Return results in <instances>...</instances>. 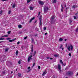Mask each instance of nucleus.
<instances>
[{
	"mask_svg": "<svg viewBox=\"0 0 78 78\" xmlns=\"http://www.w3.org/2000/svg\"><path fill=\"white\" fill-rule=\"evenodd\" d=\"M46 73H47V72L46 71H44L42 74V76H44L45 75H46Z\"/></svg>",
	"mask_w": 78,
	"mask_h": 78,
	"instance_id": "obj_8",
	"label": "nucleus"
},
{
	"mask_svg": "<svg viewBox=\"0 0 78 78\" xmlns=\"http://www.w3.org/2000/svg\"><path fill=\"white\" fill-rule=\"evenodd\" d=\"M76 7V5H73V8H75Z\"/></svg>",
	"mask_w": 78,
	"mask_h": 78,
	"instance_id": "obj_24",
	"label": "nucleus"
},
{
	"mask_svg": "<svg viewBox=\"0 0 78 78\" xmlns=\"http://www.w3.org/2000/svg\"><path fill=\"white\" fill-rule=\"evenodd\" d=\"M30 69V67L29 66L28 68V70H29V69Z\"/></svg>",
	"mask_w": 78,
	"mask_h": 78,
	"instance_id": "obj_53",
	"label": "nucleus"
},
{
	"mask_svg": "<svg viewBox=\"0 0 78 78\" xmlns=\"http://www.w3.org/2000/svg\"><path fill=\"white\" fill-rule=\"evenodd\" d=\"M19 53V51H16V55H17V54Z\"/></svg>",
	"mask_w": 78,
	"mask_h": 78,
	"instance_id": "obj_21",
	"label": "nucleus"
},
{
	"mask_svg": "<svg viewBox=\"0 0 78 78\" xmlns=\"http://www.w3.org/2000/svg\"><path fill=\"white\" fill-rule=\"evenodd\" d=\"M44 30H46V27H44Z\"/></svg>",
	"mask_w": 78,
	"mask_h": 78,
	"instance_id": "obj_47",
	"label": "nucleus"
},
{
	"mask_svg": "<svg viewBox=\"0 0 78 78\" xmlns=\"http://www.w3.org/2000/svg\"><path fill=\"white\" fill-rule=\"evenodd\" d=\"M39 4H40V5H44V2H42L41 1H39Z\"/></svg>",
	"mask_w": 78,
	"mask_h": 78,
	"instance_id": "obj_11",
	"label": "nucleus"
},
{
	"mask_svg": "<svg viewBox=\"0 0 78 78\" xmlns=\"http://www.w3.org/2000/svg\"><path fill=\"white\" fill-rule=\"evenodd\" d=\"M69 56H71V54L70 53H69Z\"/></svg>",
	"mask_w": 78,
	"mask_h": 78,
	"instance_id": "obj_45",
	"label": "nucleus"
},
{
	"mask_svg": "<svg viewBox=\"0 0 78 78\" xmlns=\"http://www.w3.org/2000/svg\"><path fill=\"white\" fill-rule=\"evenodd\" d=\"M41 16H40V17L39 18L40 22L39 24V27L40 28H41V27H42V20L41 19Z\"/></svg>",
	"mask_w": 78,
	"mask_h": 78,
	"instance_id": "obj_3",
	"label": "nucleus"
},
{
	"mask_svg": "<svg viewBox=\"0 0 78 78\" xmlns=\"http://www.w3.org/2000/svg\"><path fill=\"white\" fill-rule=\"evenodd\" d=\"M34 36L35 37H37V34H34Z\"/></svg>",
	"mask_w": 78,
	"mask_h": 78,
	"instance_id": "obj_26",
	"label": "nucleus"
},
{
	"mask_svg": "<svg viewBox=\"0 0 78 78\" xmlns=\"http://www.w3.org/2000/svg\"><path fill=\"white\" fill-rule=\"evenodd\" d=\"M16 38H14L13 39H12V41H14L15 40H16Z\"/></svg>",
	"mask_w": 78,
	"mask_h": 78,
	"instance_id": "obj_35",
	"label": "nucleus"
},
{
	"mask_svg": "<svg viewBox=\"0 0 78 78\" xmlns=\"http://www.w3.org/2000/svg\"><path fill=\"white\" fill-rule=\"evenodd\" d=\"M40 14H41V12H40L38 13V16H39V15H40Z\"/></svg>",
	"mask_w": 78,
	"mask_h": 78,
	"instance_id": "obj_50",
	"label": "nucleus"
},
{
	"mask_svg": "<svg viewBox=\"0 0 78 78\" xmlns=\"http://www.w3.org/2000/svg\"><path fill=\"white\" fill-rule=\"evenodd\" d=\"M4 39H5V38H0V40H4Z\"/></svg>",
	"mask_w": 78,
	"mask_h": 78,
	"instance_id": "obj_36",
	"label": "nucleus"
},
{
	"mask_svg": "<svg viewBox=\"0 0 78 78\" xmlns=\"http://www.w3.org/2000/svg\"><path fill=\"white\" fill-rule=\"evenodd\" d=\"M18 63L19 64H20L21 63V62H20V60L18 61Z\"/></svg>",
	"mask_w": 78,
	"mask_h": 78,
	"instance_id": "obj_27",
	"label": "nucleus"
},
{
	"mask_svg": "<svg viewBox=\"0 0 78 78\" xmlns=\"http://www.w3.org/2000/svg\"><path fill=\"white\" fill-rule=\"evenodd\" d=\"M2 2H5V1H8V0H1Z\"/></svg>",
	"mask_w": 78,
	"mask_h": 78,
	"instance_id": "obj_38",
	"label": "nucleus"
},
{
	"mask_svg": "<svg viewBox=\"0 0 78 78\" xmlns=\"http://www.w3.org/2000/svg\"><path fill=\"white\" fill-rule=\"evenodd\" d=\"M61 7H62H62H63V6H62V5H61Z\"/></svg>",
	"mask_w": 78,
	"mask_h": 78,
	"instance_id": "obj_62",
	"label": "nucleus"
},
{
	"mask_svg": "<svg viewBox=\"0 0 78 78\" xmlns=\"http://www.w3.org/2000/svg\"><path fill=\"white\" fill-rule=\"evenodd\" d=\"M64 9V7H62V8L61 9V11H62V12L63 11V9Z\"/></svg>",
	"mask_w": 78,
	"mask_h": 78,
	"instance_id": "obj_28",
	"label": "nucleus"
},
{
	"mask_svg": "<svg viewBox=\"0 0 78 78\" xmlns=\"http://www.w3.org/2000/svg\"><path fill=\"white\" fill-rule=\"evenodd\" d=\"M11 39V38H8L6 39V40H10Z\"/></svg>",
	"mask_w": 78,
	"mask_h": 78,
	"instance_id": "obj_34",
	"label": "nucleus"
},
{
	"mask_svg": "<svg viewBox=\"0 0 78 78\" xmlns=\"http://www.w3.org/2000/svg\"><path fill=\"white\" fill-rule=\"evenodd\" d=\"M38 67L39 69H41V66H38Z\"/></svg>",
	"mask_w": 78,
	"mask_h": 78,
	"instance_id": "obj_42",
	"label": "nucleus"
},
{
	"mask_svg": "<svg viewBox=\"0 0 78 78\" xmlns=\"http://www.w3.org/2000/svg\"><path fill=\"white\" fill-rule=\"evenodd\" d=\"M54 56L55 57H58V56H59V55H54Z\"/></svg>",
	"mask_w": 78,
	"mask_h": 78,
	"instance_id": "obj_20",
	"label": "nucleus"
},
{
	"mask_svg": "<svg viewBox=\"0 0 78 78\" xmlns=\"http://www.w3.org/2000/svg\"><path fill=\"white\" fill-rule=\"evenodd\" d=\"M11 73H13V71H12L11 72Z\"/></svg>",
	"mask_w": 78,
	"mask_h": 78,
	"instance_id": "obj_58",
	"label": "nucleus"
},
{
	"mask_svg": "<svg viewBox=\"0 0 78 78\" xmlns=\"http://www.w3.org/2000/svg\"><path fill=\"white\" fill-rule=\"evenodd\" d=\"M35 66V63L34 62L33 67H34Z\"/></svg>",
	"mask_w": 78,
	"mask_h": 78,
	"instance_id": "obj_44",
	"label": "nucleus"
},
{
	"mask_svg": "<svg viewBox=\"0 0 78 78\" xmlns=\"http://www.w3.org/2000/svg\"><path fill=\"white\" fill-rule=\"evenodd\" d=\"M34 19H35V17H34L33 18H32L31 19H30V20L29 21L30 23H31V22H32V20H34Z\"/></svg>",
	"mask_w": 78,
	"mask_h": 78,
	"instance_id": "obj_9",
	"label": "nucleus"
},
{
	"mask_svg": "<svg viewBox=\"0 0 78 78\" xmlns=\"http://www.w3.org/2000/svg\"><path fill=\"white\" fill-rule=\"evenodd\" d=\"M4 37H8V35H4Z\"/></svg>",
	"mask_w": 78,
	"mask_h": 78,
	"instance_id": "obj_33",
	"label": "nucleus"
},
{
	"mask_svg": "<svg viewBox=\"0 0 78 78\" xmlns=\"http://www.w3.org/2000/svg\"><path fill=\"white\" fill-rule=\"evenodd\" d=\"M61 66H60V65L58 64V69L59 70V73H61Z\"/></svg>",
	"mask_w": 78,
	"mask_h": 78,
	"instance_id": "obj_6",
	"label": "nucleus"
},
{
	"mask_svg": "<svg viewBox=\"0 0 78 78\" xmlns=\"http://www.w3.org/2000/svg\"><path fill=\"white\" fill-rule=\"evenodd\" d=\"M44 14H46L47 12H48V7L47 6H44Z\"/></svg>",
	"mask_w": 78,
	"mask_h": 78,
	"instance_id": "obj_1",
	"label": "nucleus"
},
{
	"mask_svg": "<svg viewBox=\"0 0 78 78\" xmlns=\"http://www.w3.org/2000/svg\"><path fill=\"white\" fill-rule=\"evenodd\" d=\"M50 59H53V58H50Z\"/></svg>",
	"mask_w": 78,
	"mask_h": 78,
	"instance_id": "obj_60",
	"label": "nucleus"
},
{
	"mask_svg": "<svg viewBox=\"0 0 78 78\" xmlns=\"http://www.w3.org/2000/svg\"><path fill=\"white\" fill-rule=\"evenodd\" d=\"M21 48H23V46H21Z\"/></svg>",
	"mask_w": 78,
	"mask_h": 78,
	"instance_id": "obj_52",
	"label": "nucleus"
},
{
	"mask_svg": "<svg viewBox=\"0 0 78 78\" xmlns=\"http://www.w3.org/2000/svg\"><path fill=\"white\" fill-rule=\"evenodd\" d=\"M31 71V70L30 69L29 70H28L27 71V73H28V72H30Z\"/></svg>",
	"mask_w": 78,
	"mask_h": 78,
	"instance_id": "obj_43",
	"label": "nucleus"
},
{
	"mask_svg": "<svg viewBox=\"0 0 78 78\" xmlns=\"http://www.w3.org/2000/svg\"><path fill=\"white\" fill-rule=\"evenodd\" d=\"M32 48H31V52H33V46L32 45Z\"/></svg>",
	"mask_w": 78,
	"mask_h": 78,
	"instance_id": "obj_13",
	"label": "nucleus"
},
{
	"mask_svg": "<svg viewBox=\"0 0 78 78\" xmlns=\"http://www.w3.org/2000/svg\"><path fill=\"white\" fill-rule=\"evenodd\" d=\"M31 0H28L27 1V2L28 3H30V1H31Z\"/></svg>",
	"mask_w": 78,
	"mask_h": 78,
	"instance_id": "obj_31",
	"label": "nucleus"
},
{
	"mask_svg": "<svg viewBox=\"0 0 78 78\" xmlns=\"http://www.w3.org/2000/svg\"><path fill=\"white\" fill-rule=\"evenodd\" d=\"M74 19H76V16H74Z\"/></svg>",
	"mask_w": 78,
	"mask_h": 78,
	"instance_id": "obj_39",
	"label": "nucleus"
},
{
	"mask_svg": "<svg viewBox=\"0 0 78 78\" xmlns=\"http://www.w3.org/2000/svg\"><path fill=\"white\" fill-rule=\"evenodd\" d=\"M22 33V32H20L19 33V34H21Z\"/></svg>",
	"mask_w": 78,
	"mask_h": 78,
	"instance_id": "obj_55",
	"label": "nucleus"
},
{
	"mask_svg": "<svg viewBox=\"0 0 78 78\" xmlns=\"http://www.w3.org/2000/svg\"><path fill=\"white\" fill-rule=\"evenodd\" d=\"M65 41H67V39H65Z\"/></svg>",
	"mask_w": 78,
	"mask_h": 78,
	"instance_id": "obj_59",
	"label": "nucleus"
},
{
	"mask_svg": "<svg viewBox=\"0 0 78 78\" xmlns=\"http://www.w3.org/2000/svg\"><path fill=\"white\" fill-rule=\"evenodd\" d=\"M9 50V48H6L5 49V51L6 52L7 51H8V50Z\"/></svg>",
	"mask_w": 78,
	"mask_h": 78,
	"instance_id": "obj_16",
	"label": "nucleus"
},
{
	"mask_svg": "<svg viewBox=\"0 0 78 78\" xmlns=\"http://www.w3.org/2000/svg\"><path fill=\"white\" fill-rule=\"evenodd\" d=\"M55 18V16H52L51 18V23H53L55 22V21H54V18Z\"/></svg>",
	"mask_w": 78,
	"mask_h": 78,
	"instance_id": "obj_5",
	"label": "nucleus"
},
{
	"mask_svg": "<svg viewBox=\"0 0 78 78\" xmlns=\"http://www.w3.org/2000/svg\"><path fill=\"white\" fill-rule=\"evenodd\" d=\"M11 31H9L7 32V33L8 34H10L11 33Z\"/></svg>",
	"mask_w": 78,
	"mask_h": 78,
	"instance_id": "obj_25",
	"label": "nucleus"
},
{
	"mask_svg": "<svg viewBox=\"0 0 78 78\" xmlns=\"http://www.w3.org/2000/svg\"><path fill=\"white\" fill-rule=\"evenodd\" d=\"M30 54L31 55H33V53H30Z\"/></svg>",
	"mask_w": 78,
	"mask_h": 78,
	"instance_id": "obj_57",
	"label": "nucleus"
},
{
	"mask_svg": "<svg viewBox=\"0 0 78 78\" xmlns=\"http://www.w3.org/2000/svg\"><path fill=\"white\" fill-rule=\"evenodd\" d=\"M56 0H52L53 3H56Z\"/></svg>",
	"mask_w": 78,
	"mask_h": 78,
	"instance_id": "obj_12",
	"label": "nucleus"
},
{
	"mask_svg": "<svg viewBox=\"0 0 78 78\" xmlns=\"http://www.w3.org/2000/svg\"><path fill=\"white\" fill-rule=\"evenodd\" d=\"M46 58H47V59H50V57H46Z\"/></svg>",
	"mask_w": 78,
	"mask_h": 78,
	"instance_id": "obj_49",
	"label": "nucleus"
},
{
	"mask_svg": "<svg viewBox=\"0 0 78 78\" xmlns=\"http://www.w3.org/2000/svg\"><path fill=\"white\" fill-rule=\"evenodd\" d=\"M78 13H76L75 15H76V14H77Z\"/></svg>",
	"mask_w": 78,
	"mask_h": 78,
	"instance_id": "obj_61",
	"label": "nucleus"
},
{
	"mask_svg": "<svg viewBox=\"0 0 78 78\" xmlns=\"http://www.w3.org/2000/svg\"><path fill=\"white\" fill-rule=\"evenodd\" d=\"M77 75H78V73L76 74Z\"/></svg>",
	"mask_w": 78,
	"mask_h": 78,
	"instance_id": "obj_64",
	"label": "nucleus"
},
{
	"mask_svg": "<svg viewBox=\"0 0 78 78\" xmlns=\"http://www.w3.org/2000/svg\"><path fill=\"white\" fill-rule=\"evenodd\" d=\"M27 37L26 36L24 38V39H27Z\"/></svg>",
	"mask_w": 78,
	"mask_h": 78,
	"instance_id": "obj_46",
	"label": "nucleus"
},
{
	"mask_svg": "<svg viewBox=\"0 0 78 78\" xmlns=\"http://www.w3.org/2000/svg\"><path fill=\"white\" fill-rule=\"evenodd\" d=\"M60 62L61 64H62V65L63 66H64V63H63V62H62V60H60Z\"/></svg>",
	"mask_w": 78,
	"mask_h": 78,
	"instance_id": "obj_14",
	"label": "nucleus"
},
{
	"mask_svg": "<svg viewBox=\"0 0 78 78\" xmlns=\"http://www.w3.org/2000/svg\"><path fill=\"white\" fill-rule=\"evenodd\" d=\"M62 45H61V46L60 47V49L61 48H62Z\"/></svg>",
	"mask_w": 78,
	"mask_h": 78,
	"instance_id": "obj_48",
	"label": "nucleus"
},
{
	"mask_svg": "<svg viewBox=\"0 0 78 78\" xmlns=\"http://www.w3.org/2000/svg\"><path fill=\"white\" fill-rule=\"evenodd\" d=\"M72 22H73V20H72V19L69 20V24H70V25H72L71 23H72Z\"/></svg>",
	"mask_w": 78,
	"mask_h": 78,
	"instance_id": "obj_10",
	"label": "nucleus"
},
{
	"mask_svg": "<svg viewBox=\"0 0 78 78\" xmlns=\"http://www.w3.org/2000/svg\"><path fill=\"white\" fill-rule=\"evenodd\" d=\"M66 75L70 76H72L73 75V72L72 71H68L67 72Z\"/></svg>",
	"mask_w": 78,
	"mask_h": 78,
	"instance_id": "obj_4",
	"label": "nucleus"
},
{
	"mask_svg": "<svg viewBox=\"0 0 78 78\" xmlns=\"http://www.w3.org/2000/svg\"><path fill=\"white\" fill-rule=\"evenodd\" d=\"M66 5H65V7H66Z\"/></svg>",
	"mask_w": 78,
	"mask_h": 78,
	"instance_id": "obj_63",
	"label": "nucleus"
},
{
	"mask_svg": "<svg viewBox=\"0 0 78 78\" xmlns=\"http://www.w3.org/2000/svg\"><path fill=\"white\" fill-rule=\"evenodd\" d=\"M11 10H9V14H11Z\"/></svg>",
	"mask_w": 78,
	"mask_h": 78,
	"instance_id": "obj_32",
	"label": "nucleus"
},
{
	"mask_svg": "<svg viewBox=\"0 0 78 78\" xmlns=\"http://www.w3.org/2000/svg\"><path fill=\"white\" fill-rule=\"evenodd\" d=\"M59 41H63V39H62V38H60V39H59Z\"/></svg>",
	"mask_w": 78,
	"mask_h": 78,
	"instance_id": "obj_19",
	"label": "nucleus"
},
{
	"mask_svg": "<svg viewBox=\"0 0 78 78\" xmlns=\"http://www.w3.org/2000/svg\"><path fill=\"white\" fill-rule=\"evenodd\" d=\"M9 42H13L12 41V40H10L9 41Z\"/></svg>",
	"mask_w": 78,
	"mask_h": 78,
	"instance_id": "obj_41",
	"label": "nucleus"
},
{
	"mask_svg": "<svg viewBox=\"0 0 78 78\" xmlns=\"http://www.w3.org/2000/svg\"><path fill=\"white\" fill-rule=\"evenodd\" d=\"M3 13V11L2 10H1L0 11V14H1Z\"/></svg>",
	"mask_w": 78,
	"mask_h": 78,
	"instance_id": "obj_29",
	"label": "nucleus"
},
{
	"mask_svg": "<svg viewBox=\"0 0 78 78\" xmlns=\"http://www.w3.org/2000/svg\"><path fill=\"white\" fill-rule=\"evenodd\" d=\"M20 44V42L18 41V42H17V44L18 45H19V44Z\"/></svg>",
	"mask_w": 78,
	"mask_h": 78,
	"instance_id": "obj_40",
	"label": "nucleus"
},
{
	"mask_svg": "<svg viewBox=\"0 0 78 78\" xmlns=\"http://www.w3.org/2000/svg\"><path fill=\"white\" fill-rule=\"evenodd\" d=\"M2 73L3 74H5V71H2Z\"/></svg>",
	"mask_w": 78,
	"mask_h": 78,
	"instance_id": "obj_30",
	"label": "nucleus"
},
{
	"mask_svg": "<svg viewBox=\"0 0 78 78\" xmlns=\"http://www.w3.org/2000/svg\"><path fill=\"white\" fill-rule=\"evenodd\" d=\"M31 57H32V55H31L28 57V62H30V60L32 59Z\"/></svg>",
	"mask_w": 78,
	"mask_h": 78,
	"instance_id": "obj_7",
	"label": "nucleus"
},
{
	"mask_svg": "<svg viewBox=\"0 0 78 78\" xmlns=\"http://www.w3.org/2000/svg\"><path fill=\"white\" fill-rule=\"evenodd\" d=\"M76 32H78V28H77L76 29Z\"/></svg>",
	"mask_w": 78,
	"mask_h": 78,
	"instance_id": "obj_37",
	"label": "nucleus"
},
{
	"mask_svg": "<svg viewBox=\"0 0 78 78\" xmlns=\"http://www.w3.org/2000/svg\"><path fill=\"white\" fill-rule=\"evenodd\" d=\"M47 34H48V33H45L44 34H45V35H47Z\"/></svg>",
	"mask_w": 78,
	"mask_h": 78,
	"instance_id": "obj_51",
	"label": "nucleus"
},
{
	"mask_svg": "<svg viewBox=\"0 0 78 78\" xmlns=\"http://www.w3.org/2000/svg\"><path fill=\"white\" fill-rule=\"evenodd\" d=\"M36 51H34V56H35V55H36Z\"/></svg>",
	"mask_w": 78,
	"mask_h": 78,
	"instance_id": "obj_23",
	"label": "nucleus"
},
{
	"mask_svg": "<svg viewBox=\"0 0 78 78\" xmlns=\"http://www.w3.org/2000/svg\"><path fill=\"white\" fill-rule=\"evenodd\" d=\"M18 27H19V28H22V25H19Z\"/></svg>",
	"mask_w": 78,
	"mask_h": 78,
	"instance_id": "obj_18",
	"label": "nucleus"
},
{
	"mask_svg": "<svg viewBox=\"0 0 78 78\" xmlns=\"http://www.w3.org/2000/svg\"><path fill=\"white\" fill-rule=\"evenodd\" d=\"M30 8V10H33V7H31Z\"/></svg>",
	"mask_w": 78,
	"mask_h": 78,
	"instance_id": "obj_22",
	"label": "nucleus"
},
{
	"mask_svg": "<svg viewBox=\"0 0 78 78\" xmlns=\"http://www.w3.org/2000/svg\"><path fill=\"white\" fill-rule=\"evenodd\" d=\"M69 9V8H66V9Z\"/></svg>",
	"mask_w": 78,
	"mask_h": 78,
	"instance_id": "obj_56",
	"label": "nucleus"
},
{
	"mask_svg": "<svg viewBox=\"0 0 78 78\" xmlns=\"http://www.w3.org/2000/svg\"><path fill=\"white\" fill-rule=\"evenodd\" d=\"M36 22H37V21L36 20L35 22H34V23H36Z\"/></svg>",
	"mask_w": 78,
	"mask_h": 78,
	"instance_id": "obj_54",
	"label": "nucleus"
},
{
	"mask_svg": "<svg viewBox=\"0 0 78 78\" xmlns=\"http://www.w3.org/2000/svg\"><path fill=\"white\" fill-rule=\"evenodd\" d=\"M67 48L69 51H70V48H71V50L72 51L73 50V46H72V44L69 45L68 47H67Z\"/></svg>",
	"mask_w": 78,
	"mask_h": 78,
	"instance_id": "obj_2",
	"label": "nucleus"
},
{
	"mask_svg": "<svg viewBox=\"0 0 78 78\" xmlns=\"http://www.w3.org/2000/svg\"><path fill=\"white\" fill-rule=\"evenodd\" d=\"M15 7H16V4L14 3L12 6V8H15Z\"/></svg>",
	"mask_w": 78,
	"mask_h": 78,
	"instance_id": "obj_17",
	"label": "nucleus"
},
{
	"mask_svg": "<svg viewBox=\"0 0 78 78\" xmlns=\"http://www.w3.org/2000/svg\"><path fill=\"white\" fill-rule=\"evenodd\" d=\"M18 76L20 77L21 76H22V74L20 73H18Z\"/></svg>",
	"mask_w": 78,
	"mask_h": 78,
	"instance_id": "obj_15",
	"label": "nucleus"
}]
</instances>
